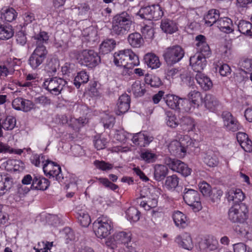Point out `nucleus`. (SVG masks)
I'll list each match as a JSON object with an SVG mask.
<instances>
[{
    "instance_id": "obj_1",
    "label": "nucleus",
    "mask_w": 252,
    "mask_h": 252,
    "mask_svg": "<svg viewBox=\"0 0 252 252\" xmlns=\"http://www.w3.org/2000/svg\"><path fill=\"white\" fill-rule=\"evenodd\" d=\"M132 25L130 15L126 11L117 14L112 19L111 33L122 37L130 32Z\"/></svg>"
},
{
    "instance_id": "obj_2",
    "label": "nucleus",
    "mask_w": 252,
    "mask_h": 252,
    "mask_svg": "<svg viewBox=\"0 0 252 252\" xmlns=\"http://www.w3.org/2000/svg\"><path fill=\"white\" fill-rule=\"evenodd\" d=\"M113 57L115 64L125 68L131 69L139 63L138 56L131 49L115 52Z\"/></svg>"
},
{
    "instance_id": "obj_3",
    "label": "nucleus",
    "mask_w": 252,
    "mask_h": 252,
    "mask_svg": "<svg viewBox=\"0 0 252 252\" xmlns=\"http://www.w3.org/2000/svg\"><path fill=\"white\" fill-rule=\"evenodd\" d=\"M94 230L96 236L99 238L108 236L113 230V223L107 217H99L93 223Z\"/></svg>"
},
{
    "instance_id": "obj_4",
    "label": "nucleus",
    "mask_w": 252,
    "mask_h": 252,
    "mask_svg": "<svg viewBox=\"0 0 252 252\" xmlns=\"http://www.w3.org/2000/svg\"><path fill=\"white\" fill-rule=\"evenodd\" d=\"M78 62L89 68H94L101 62L98 53L93 50H83L79 52L76 57Z\"/></svg>"
},
{
    "instance_id": "obj_5",
    "label": "nucleus",
    "mask_w": 252,
    "mask_h": 252,
    "mask_svg": "<svg viewBox=\"0 0 252 252\" xmlns=\"http://www.w3.org/2000/svg\"><path fill=\"white\" fill-rule=\"evenodd\" d=\"M248 218V209L244 203L234 204L228 210V220L233 223L244 222Z\"/></svg>"
},
{
    "instance_id": "obj_6",
    "label": "nucleus",
    "mask_w": 252,
    "mask_h": 252,
    "mask_svg": "<svg viewBox=\"0 0 252 252\" xmlns=\"http://www.w3.org/2000/svg\"><path fill=\"white\" fill-rule=\"evenodd\" d=\"M184 54L183 49L179 45H176L166 48L163 52V57L168 65H173L180 61Z\"/></svg>"
},
{
    "instance_id": "obj_7",
    "label": "nucleus",
    "mask_w": 252,
    "mask_h": 252,
    "mask_svg": "<svg viewBox=\"0 0 252 252\" xmlns=\"http://www.w3.org/2000/svg\"><path fill=\"white\" fill-rule=\"evenodd\" d=\"M48 51L46 47H36L29 59V63L33 69L40 68L47 57Z\"/></svg>"
},
{
    "instance_id": "obj_8",
    "label": "nucleus",
    "mask_w": 252,
    "mask_h": 252,
    "mask_svg": "<svg viewBox=\"0 0 252 252\" xmlns=\"http://www.w3.org/2000/svg\"><path fill=\"white\" fill-rule=\"evenodd\" d=\"M183 199L187 204L192 207L194 211L201 209L200 194L198 191L186 188L183 191Z\"/></svg>"
},
{
    "instance_id": "obj_9",
    "label": "nucleus",
    "mask_w": 252,
    "mask_h": 252,
    "mask_svg": "<svg viewBox=\"0 0 252 252\" xmlns=\"http://www.w3.org/2000/svg\"><path fill=\"white\" fill-rule=\"evenodd\" d=\"M66 82L63 79L53 77L47 79L43 83V87L52 94L57 95L61 93Z\"/></svg>"
},
{
    "instance_id": "obj_10",
    "label": "nucleus",
    "mask_w": 252,
    "mask_h": 252,
    "mask_svg": "<svg viewBox=\"0 0 252 252\" xmlns=\"http://www.w3.org/2000/svg\"><path fill=\"white\" fill-rule=\"evenodd\" d=\"M164 163L171 170L180 173L184 177L188 176L191 173V169L186 164L179 159L166 157L164 158Z\"/></svg>"
},
{
    "instance_id": "obj_11",
    "label": "nucleus",
    "mask_w": 252,
    "mask_h": 252,
    "mask_svg": "<svg viewBox=\"0 0 252 252\" xmlns=\"http://www.w3.org/2000/svg\"><path fill=\"white\" fill-rule=\"evenodd\" d=\"M113 244L116 245V251L126 252L125 247L128 249V243L131 240V235L129 233L121 231L116 232L113 236Z\"/></svg>"
},
{
    "instance_id": "obj_12",
    "label": "nucleus",
    "mask_w": 252,
    "mask_h": 252,
    "mask_svg": "<svg viewBox=\"0 0 252 252\" xmlns=\"http://www.w3.org/2000/svg\"><path fill=\"white\" fill-rule=\"evenodd\" d=\"M43 171L47 176L49 177H52L55 178L56 180L59 181L63 179L62 174L61 173V167L57 163L47 159L44 164H43Z\"/></svg>"
},
{
    "instance_id": "obj_13",
    "label": "nucleus",
    "mask_w": 252,
    "mask_h": 252,
    "mask_svg": "<svg viewBox=\"0 0 252 252\" xmlns=\"http://www.w3.org/2000/svg\"><path fill=\"white\" fill-rule=\"evenodd\" d=\"M224 126L229 131H236L241 128V126L237 119L228 111H223L221 114Z\"/></svg>"
},
{
    "instance_id": "obj_14",
    "label": "nucleus",
    "mask_w": 252,
    "mask_h": 252,
    "mask_svg": "<svg viewBox=\"0 0 252 252\" xmlns=\"http://www.w3.org/2000/svg\"><path fill=\"white\" fill-rule=\"evenodd\" d=\"M154 139L151 134L146 131H141L133 134L132 141L135 145L145 147L149 145Z\"/></svg>"
},
{
    "instance_id": "obj_15",
    "label": "nucleus",
    "mask_w": 252,
    "mask_h": 252,
    "mask_svg": "<svg viewBox=\"0 0 252 252\" xmlns=\"http://www.w3.org/2000/svg\"><path fill=\"white\" fill-rule=\"evenodd\" d=\"M210 56H204L201 54L197 53L189 59L190 65L197 73H201L206 65V58Z\"/></svg>"
},
{
    "instance_id": "obj_16",
    "label": "nucleus",
    "mask_w": 252,
    "mask_h": 252,
    "mask_svg": "<svg viewBox=\"0 0 252 252\" xmlns=\"http://www.w3.org/2000/svg\"><path fill=\"white\" fill-rule=\"evenodd\" d=\"M195 41L197 53L204 56H210L211 54L210 47L204 35L202 34L197 35L195 37Z\"/></svg>"
},
{
    "instance_id": "obj_17",
    "label": "nucleus",
    "mask_w": 252,
    "mask_h": 252,
    "mask_svg": "<svg viewBox=\"0 0 252 252\" xmlns=\"http://www.w3.org/2000/svg\"><path fill=\"white\" fill-rule=\"evenodd\" d=\"M12 107L17 110H21L24 112H29L34 107V103L30 100L26 99L22 97L15 98L12 103Z\"/></svg>"
},
{
    "instance_id": "obj_18",
    "label": "nucleus",
    "mask_w": 252,
    "mask_h": 252,
    "mask_svg": "<svg viewBox=\"0 0 252 252\" xmlns=\"http://www.w3.org/2000/svg\"><path fill=\"white\" fill-rule=\"evenodd\" d=\"M175 242L180 247L186 250L190 251L193 248L191 237L190 234L187 232L177 235L175 239Z\"/></svg>"
},
{
    "instance_id": "obj_19",
    "label": "nucleus",
    "mask_w": 252,
    "mask_h": 252,
    "mask_svg": "<svg viewBox=\"0 0 252 252\" xmlns=\"http://www.w3.org/2000/svg\"><path fill=\"white\" fill-rule=\"evenodd\" d=\"M164 99L167 105L171 109L175 110L180 109V106H183V103L187 101L185 98L171 94L166 95Z\"/></svg>"
},
{
    "instance_id": "obj_20",
    "label": "nucleus",
    "mask_w": 252,
    "mask_h": 252,
    "mask_svg": "<svg viewBox=\"0 0 252 252\" xmlns=\"http://www.w3.org/2000/svg\"><path fill=\"white\" fill-rule=\"evenodd\" d=\"M13 184L12 178L7 174H0V196L9 191Z\"/></svg>"
},
{
    "instance_id": "obj_21",
    "label": "nucleus",
    "mask_w": 252,
    "mask_h": 252,
    "mask_svg": "<svg viewBox=\"0 0 252 252\" xmlns=\"http://www.w3.org/2000/svg\"><path fill=\"white\" fill-rule=\"evenodd\" d=\"M130 98L127 94L121 95L118 100L117 103V110L116 114L118 115L124 114L130 108Z\"/></svg>"
},
{
    "instance_id": "obj_22",
    "label": "nucleus",
    "mask_w": 252,
    "mask_h": 252,
    "mask_svg": "<svg viewBox=\"0 0 252 252\" xmlns=\"http://www.w3.org/2000/svg\"><path fill=\"white\" fill-rule=\"evenodd\" d=\"M168 148L171 154L177 156H184L187 151L185 143L177 140L171 142Z\"/></svg>"
},
{
    "instance_id": "obj_23",
    "label": "nucleus",
    "mask_w": 252,
    "mask_h": 252,
    "mask_svg": "<svg viewBox=\"0 0 252 252\" xmlns=\"http://www.w3.org/2000/svg\"><path fill=\"white\" fill-rule=\"evenodd\" d=\"M218 245V242L216 239L208 236L199 242V247L201 250L211 251L217 249Z\"/></svg>"
},
{
    "instance_id": "obj_24",
    "label": "nucleus",
    "mask_w": 252,
    "mask_h": 252,
    "mask_svg": "<svg viewBox=\"0 0 252 252\" xmlns=\"http://www.w3.org/2000/svg\"><path fill=\"white\" fill-rule=\"evenodd\" d=\"M201 157L204 163L209 167H215L219 163L217 155L212 150H208L202 153Z\"/></svg>"
},
{
    "instance_id": "obj_25",
    "label": "nucleus",
    "mask_w": 252,
    "mask_h": 252,
    "mask_svg": "<svg viewBox=\"0 0 252 252\" xmlns=\"http://www.w3.org/2000/svg\"><path fill=\"white\" fill-rule=\"evenodd\" d=\"M245 196L241 189H231L227 191V198L228 201H233L234 204H238L244 199Z\"/></svg>"
},
{
    "instance_id": "obj_26",
    "label": "nucleus",
    "mask_w": 252,
    "mask_h": 252,
    "mask_svg": "<svg viewBox=\"0 0 252 252\" xmlns=\"http://www.w3.org/2000/svg\"><path fill=\"white\" fill-rule=\"evenodd\" d=\"M49 186V181L39 176L34 175L31 188L33 189L46 190Z\"/></svg>"
},
{
    "instance_id": "obj_27",
    "label": "nucleus",
    "mask_w": 252,
    "mask_h": 252,
    "mask_svg": "<svg viewBox=\"0 0 252 252\" xmlns=\"http://www.w3.org/2000/svg\"><path fill=\"white\" fill-rule=\"evenodd\" d=\"M217 27L224 32L231 33L234 29L233 28V23L232 20L227 17L220 18L216 24Z\"/></svg>"
},
{
    "instance_id": "obj_28",
    "label": "nucleus",
    "mask_w": 252,
    "mask_h": 252,
    "mask_svg": "<svg viewBox=\"0 0 252 252\" xmlns=\"http://www.w3.org/2000/svg\"><path fill=\"white\" fill-rule=\"evenodd\" d=\"M176 226L180 228L186 227L189 223L188 220L186 215L182 212L177 211L172 216Z\"/></svg>"
},
{
    "instance_id": "obj_29",
    "label": "nucleus",
    "mask_w": 252,
    "mask_h": 252,
    "mask_svg": "<svg viewBox=\"0 0 252 252\" xmlns=\"http://www.w3.org/2000/svg\"><path fill=\"white\" fill-rule=\"evenodd\" d=\"M220 16L219 10L215 9H210L204 17L205 24L209 27H211L214 24L216 25L218 21L220 19Z\"/></svg>"
},
{
    "instance_id": "obj_30",
    "label": "nucleus",
    "mask_w": 252,
    "mask_h": 252,
    "mask_svg": "<svg viewBox=\"0 0 252 252\" xmlns=\"http://www.w3.org/2000/svg\"><path fill=\"white\" fill-rule=\"evenodd\" d=\"M195 79L204 91H208L213 86V83L211 79L204 74L201 73H197L195 76Z\"/></svg>"
},
{
    "instance_id": "obj_31",
    "label": "nucleus",
    "mask_w": 252,
    "mask_h": 252,
    "mask_svg": "<svg viewBox=\"0 0 252 252\" xmlns=\"http://www.w3.org/2000/svg\"><path fill=\"white\" fill-rule=\"evenodd\" d=\"M127 41L130 46L133 48H139L144 43L142 36L137 32L129 34L127 37Z\"/></svg>"
},
{
    "instance_id": "obj_32",
    "label": "nucleus",
    "mask_w": 252,
    "mask_h": 252,
    "mask_svg": "<svg viewBox=\"0 0 252 252\" xmlns=\"http://www.w3.org/2000/svg\"><path fill=\"white\" fill-rule=\"evenodd\" d=\"M145 63L152 69H156L161 65L158 57L153 53H147L144 57Z\"/></svg>"
},
{
    "instance_id": "obj_33",
    "label": "nucleus",
    "mask_w": 252,
    "mask_h": 252,
    "mask_svg": "<svg viewBox=\"0 0 252 252\" xmlns=\"http://www.w3.org/2000/svg\"><path fill=\"white\" fill-rule=\"evenodd\" d=\"M128 92H132L135 97H141L146 92L145 85L137 80L132 84Z\"/></svg>"
},
{
    "instance_id": "obj_34",
    "label": "nucleus",
    "mask_w": 252,
    "mask_h": 252,
    "mask_svg": "<svg viewBox=\"0 0 252 252\" xmlns=\"http://www.w3.org/2000/svg\"><path fill=\"white\" fill-rule=\"evenodd\" d=\"M168 173V169L165 165L157 164L154 167V179L158 181L163 180Z\"/></svg>"
},
{
    "instance_id": "obj_35",
    "label": "nucleus",
    "mask_w": 252,
    "mask_h": 252,
    "mask_svg": "<svg viewBox=\"0 0 252 252\" xmlns=\"http://www.w3.org/2000/svg\"><path fill=\"white\" fill-rule=\"evenodd\" d=\"M204 104L206 108L213 112L220 106V103L215 96L211 94H207L204 98Z\"/></svg>"
},
{
    "instance_id": "obj_36",
    "label": "nucleus",
    "mask_w": 252,
    "mask_h": 252,
    "mask_svg": "<svg viewBox=\"0 0 252 252\" xmlns=\"http://www.w3.org/2000/svg\"><path fill=\"white\" fill-rule=\"evenodd\" d=\"M75 217L80 225L83 227H87L91 223V218L86 211L79 210L76 213Z\"/></svg>"
},
{
    "instance_id": "obj_37",
    "label": "nucleus",
    "mask_w": 252,
    "mask_h": 252,
    "mask_svg": "<svg viewBox=\"0 0 252 252\" xmlns=\"http://www.w3.org/2000/svg\"><path fill=\"white\" fill-rule=\"evenodd\" d=\"M116 41L113 39H106L104 40L99 46V51L103 54L110 53L116 46Z\"/></svg>"
},
{
    "instance_id": "obj_38",
    "label": "nucleus",
    "mask_w": 252,
    "mask_h": 252,
    "mask_svg": "<svg viewBox=\"0 0 252 252\" xmlns=\"http://www.w3.org/2000/svg\"><path fill=\"white\" fill-rule=\"evenodd\" d=\"M1 13V19L8 22H11L16 19L17 16V13L16 10L12 8H6L2 9Z\"/></svg>"
},
{
    "instance_id": "obj_39",
    "label": "nucleus",
    "mask_w": 252,
    "mask_h": 252,
    "mask_svg": "<svg viewBox=\"0 0 252 252\" xmlns=\"http://www.w3.org/2000/svg\"><path fill=\"white\" fill-rule=\"evenodd\" d=\"M160 27L163 31L167 33H172L177 30L175 23L169 19L162 20Z\"/></svg>"
},
{
    "instance_id": "obj_40",
    "label": "nucleus",
    "mask_w": 252,
    "mask_h": 252,
    "mask_svg": "<svg viewBox=\"0 0 252 252\" xmlns=\"http://www.w3.org/2000/svg\"><path fill=\"white\" fill-rule=\"evenodd\" d=\"M238 29L241 33L252 36V24L250 22L240 21L238 24Z\"/></svg>"
},
{
    "instance_id": "obj_41",
    "label": "nucleus",
    "mask_w": 252,
    "mask_h": 252,
    "mask_svg": "<svg viewBox=\"0 0 252 252\" xmlns=\"http://www.w3.org/2000/svg\"><path fill=\"white\" fill-rule=\"evenodd\" d=\"M14 35V31L11 26L0 25V39L7 40Z\"/></svg>"
},
{
    "instance_id": "obj_42",
    "label": "nucleus",
    "mask_w": 252,
    "mask_h": 252,
    "mask_svg": "<svg viewBox=\"0 0 252 252\" xmlns=\"http://www.w3.org/2000/svg\"><path fill=\"white\" fill-rule=\"evenodd\" d=\"M33 37L36 41V47H45L44 44L47 43L49 40L48 34L44 31L40 32L38 34L35 35Z\"/></svg>"
},
{
    "instance_id": "obj_43",
    "label": "nucleus",
    "mask_w": 252,
    "mask_h": 252,
    "mask_svg": "<svg viewBox=\"0 0 252 252\" xmlns=\"http://www.w3.org/2000/svg\"><path fill=\"white\" fill-rule=\"evenodd\" d=\"M188 96L189 100L194 105V107H198L202 101L201 94L198 91H191Z\"/></svg>"
},
{
    "instance_id": "obj_44",
    "label": "nucleus",
    "mask_w": 252,
    "mask_h": 252,
    "mask_svg": "<svg viewBox=\"0 0 252 252\" xmlns=\"http://www.w3.org/2000/svg\"><path fill=\"white\" fill-rule=\"evenodd\" d=\"M126 217L130 221L136 222L140 219V212L134 207H129L126 211Z\"/></svg>"
},
{
    "instance_id": "obj_45",
    "label": "nucleus",
    "mask_w": 252,
    "mask_h": 252,
    "mask_svg": "<svg viewBox=\"0 0 252 252\" xmlns=\"http://www.w3.org/2000/svg\"><path fill=\"white\" fill-rule=\"evenodd\" d=\"M89 81V75L86 72L81 71L78 73L74 80V84L79 88L82 84H85Z\"/></svg>"
},
{
    "instance_id": "obj_46",
    "label": "nucleus",
    "mask_w": 252,
    "mask_h": 252,
    "mask_svg": "<svg viewBox=\"0 0 252 252\" xmlns=\"http://www.w3.org/2000/svg\"><path fill=\"white\" fill-rule=\"evenodd\" d=\"M153 5L142 7L137 13V15L142 19L151 20V18L153 17Z\"/></svg>"
},
{
    "instance_id": "obj_47",
    "label": "nucleus",
    "mask_w": 252,
    "mask_h": 252,
    "mask_svg": "<svg viewBox=\"0 0 252 252\" xmlns=\"http://www.w3.org/2000/svg\"><path fill=\"white\" fill-rule=\"evenodd\" d=\"M179 184V178L175 175L168 176L165 181L164 186L169 189H175Z\"/></svg>"
},
{
    "instance_id": "obj_48",
    "label": "nucleus",
    "mask_w": 252,
    "mask_h": 252,
    "mask_svg": "<svg viewBox=\"0 0 252 252\" xmlns=\"http://www.w3.org/2000/svg\"><path fill=\"white\" fill-rule=\"evenodd\" d=\"M238 223L239 224L235 227V231L242 236H247L249 234V231L250 229L248 224L245 222V221L244 222Z\"/></svg>"
},
{
    "instance_id": "obj_49",
    "label": "nucleus",
    "mask_w": 252,
    "mask_h": 252,
    "mask_svg": "<svg viewBox=\"0 0 252 252\" xmlns=\"http://www.w3.org/2000/svg\"><path fill=\"white\" fill-rule=\"evenodd\" d=\"M16 119L12 116H8L2 122V126L5 130H12L16 126Z\"/></svg>"
},
{
    "instance_id": "obj_50",
    "label": "nucleus",
    "mask_w": 252,
    "mask_h": 252,
    "mask_svg": "<svg viewBox=\"0 0 252 252\" xmlns=\"http://www.w3.org/2000/svg\"><path fill=\"white\" fill-rule=\"evenodd\" d=\"M182 126H187L186 128L188 131L193 130L195 127V123L193 119L189 116H184L181 119Z\"/></svg>"
},
{
    "instance_id": "obj_51",
    "label": "nucleus",
    "mask_w": 252,
    "mask_h": 252,
    "mask_svg": "<svg viewBox=\"0 0 252 252\" xmlns=\"http://www.w3.org/2000/svg\"><path fill=\"white\" fill-rule=\"evenodd\" d=\"M166 124L167 125L171 127L175 128L178 126L179 123L175 115H174L171 112L168 111L166 113Z\"/></svg>"
},
{
    "instance_id": "obj_52",
    "label": "nucleus",
    "mask_w": 252,
    "mask_h": 252,
    "mask_svg": "<svg viewBox=\"0 0 252 252\" xmlns=\"http://www.w3.org/2000/svg\"><path fill=\"white\" fill-rule=\"evenodd\" d=\"M239 65L242 70L245 72L252 70V58L251 59H242L239 62Z\"/></svg>"
},
{
    "instance_id": "obj_53",
    "label": "nucleus",
    "mask_w": 252,
    "mask_h": 252,
    "mask_svg": "<svg viewBox=\"0 0 252 252\" xmlns=\"http://www.w3.org/2000/svg\"><path fill=\"white\" fill-rule=\"evenodd\" d=\"M141 158L147 163H152L156 161L157 156L155 154L147 150L142 152L140 155Z\"/></svg>"
},
{
    "instance_id": "obj_54",
    "label": "nucleus",
    "mask_w": 252,
    "mask_h": 252,
    "mask_svg": "<svg viewBox=\"0 0 252 252\" xmlns=\"http://www.w3.org/2000/svg\"><path fill=\"white\" fill-rule=\"evenodd\" d=\"M101 122L105 128H110L114 124L115 118L113 116L105 114L101 118Z\"/></svg>"
},
{
    "instance_id": "obj_55",
    "label": "nucleus",
    "mask_w": 252,
    "mask_h": 252,
    "mask_svg": "<svg viewBox=\"0 0 252 252\" xmlns=\"http://www.w3.org/2000/svg\"><path fill=\"white\" fill-rule=\"evenodd\" d=\"M200 192L203 196L208 197L212 192L211 187L207 182L203 181L198 184Z\"/></svg>"
},
{
    "instance_id": "obj_56",
    "label": "nucleus",
    "mask_w": 252,
    "mask_h": 252,
    "mask_svg": "<svg viewBox=\"0 0 252 252\" xmlns=\"http://www.w3.org/2000/svg\"><path fill=\"white\" fill-rule=\"evenodd\" d=\"M94 164L98 169L102 171H107L113 168L112 164L106 162L104 161L96 160L94 161Z\"/></svg>"
},
{
    "instance_id": "obj_57",
    "label": "nucleus",
    "mask_w": 252,
    "mask_h": 252,
    "mask_svg": "<svg viewBox=\"0 0 252 252\" xmlns=\"http://www.w3.org/2000/svg\"><path fill=\"white\" fill-rule=\"evenodd\" d=\"M32 163L37 167H39L40 163L44 164L46 162L45 156L42 154H34L32 156L31 158Z\"/></svg>"
},
{
    "instance_id": "obj_58",
    "label": "nucleus",
    "mask_w": 252,
    "mask_h": 252,
    "mask_svg": "<svg viewBox=\"0 0 252 252\" xmlns=\"http://www.w3.org/2000/svg\"><path fill=\"white\" fill-rule=\"evenodd\" d=\"M153 17H152L151 20H158L163 15L161 7L158 4L153 5Z\"/></svg>"
},
{
    "instance_id": "obj_59",
    "label": "nucleus",
    "mask_w": 252,
    "mask_h": 252,
    "mask_svg": "<svg viewBox=\"0 0 252 252\" xmlns=\"http://www.w3.org/2000/svg\"><path fill=\"white\" fill-rule=\"evenodd\" d=\"M98 180L105 187L112 190H115L119 188L118 186L111 182L107 178H100L98 179Z\"/></svg>"
},
{
    "instance_id": "obj_60",
    "label": "nucleus",
    "mask_w": 252,
    "mask_h": 252,
    "mask_svg": "<svg viewBox=\"0 0 252 252\" xmlns=\"http://www.w3.org/2000/svg\"><path fill=\"white\" fill-rule=\"evenodd\" d=\"M24 20V26H26L31 23H32L35 20V15L31 12H26L23 15Z\"/></svg>"
},
{
    "instance_id": "obj_61",
    "label": "nucleus",
    "mask_w": 252,
    "mask_h": 252,
    "mask_svg": "<svg viewBox=\"0 0 252 252\" xmlns=\"http://www.w3.org/2000/svg\"><path fill=\"white\" fill-rule=\"evenodd\" d=\"M16 40L18 44L21 46L24 45L27 42L26 34L22 31L18 32L16 34Z\"/></svg>"
},
{
    "instance_id": "obj_62",
    "label": "nucleus",
    "mask_w": 252,
    "mask_h": 252,
    "mask_svg": "<svg viewBox=\"0 0 252 252\" xmlns=\"http://www.w3.org/2000/svg\"><path fill=\"white\" fill-rule=\"evenodd\" d=\"M146 38L152 39L154 35V30L150 26H145L143 28L141 31Z\"/></svg>"
},
{
    "instance_id": "obj_63",
    "label": "nucleus",
    "mask_w": 252,
    "mask_h": 252,
    "mask_svg": "<svg viewBox=\"0 0 252 252\" xmlns=\"http://www.w3.org/2000/svg\"><path fill=\"white\" fill-rule=\"evenodd\" d=\"M146 82L147 84H150L151 87H158L161 84V81L160 79L157 76H153L151 77L150 80L148 78H146Z\"/></svg>"
},
{
    "instance_id": "obj_64",
    "label": "nucleus",
    "mask_w": 252,
    "mask_h": 252,
    "mask_svg": "<svg viewBox=\"0 0 252 252\" xmlns=\"http://www.w3.org/2000/svg\"><path fill=\"white\" fill-rule=\"evenodd\" d=\"M59 62L58 60L51 61L48 64V71L50 73H54L56 72L57 69L59 68Z\"/></svg>"
}]
</instances>
